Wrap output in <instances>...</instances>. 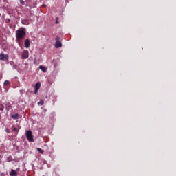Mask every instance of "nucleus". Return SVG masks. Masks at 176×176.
<instances>
[{
  "mask_svg": "<svg viewBox=\"0 0 176 176\" xmlns=\"http://www.w3.org/2000/svg\"><path fill=\"white\" fill-rule=\"evenodd\" d=\"M55 41H56L55 47L57 48V49L59 48V47H62V43H61V42L59 41V37H56Z\"/></svg>",
  "mask_w": 176,
  "mask_h": 176,
  "instance_id": "4",
  "label": "nucleus"
},
{
  "mask_svg": "<svg viewBox=\"0 0 176 176\" xmlns=\"http://www.w3.org/2000/svg\"><path fill=\"white\" fill-rule=\"evenodd\" d=\"M6 22L10 23V20L9 19H6Z\"/></svg>",
  "mask_w": 176,
  "mask_h": 176,
  "instance_id": "16",
  "label": "nucleus"
},
{
  "mask_svg": "<svg viewBox=\"0 0 176 176\" xmlns=\"http://www.w3.org/2000/svg\"><path fill=\"white\" fill-rule=\"evenodd\" d=\"M26 138H28V140L29 142H34V138L32 135V131H26Z\"/></svg>",
  "mask_w": 176,
  "mask_h": 176,
  "instance_id": "2",
  "label": "nucleus"
},
{
  "mask_svg": "<svg viewBox=\"0 0 176 176\" xmlns=\"http://www.w3.org/2000/svg\"><path fill=\"white\" fill-rule=\"evenodd\" d=\"M19 114H14V115H12V119L17 120V119H19Z\"/></svg>",
  "mask_w": 176,
  "mask_h": 176,
  "instance_id": "10",
  "label": "nucleus"
},
{
  "mask_svg": "<svg viewBox=\"0 0 176 176\" xmlns=\"http://www.w3.org/2000/svg\"><path fill=\"white\" fill-rule=\"evenodd\" d=\"M10 81L9 80H6L4 81V85H9Z\"/></svg>",
  "mask_w": 176,
  "mask_h": 176,
  "instance_id": "13",
  "label": "nucleus"
},
{
  "mask_svg": "<svg viewBox=\"0 0 176 176\" xmlns=\"http://www.w3.org/2000/svg\"><path fill=\"white\" fill-rule=\"evenodd\" d=\"M14 69H16V65H14Z\"/></svg>",
  "mask_w": 176,
  "mask_h": 176,
  "instance_id": "18",
  "label": "nucleus"
},
{
  "mask_svg": "<svg viewBox=\"0 0 176 176\" xmlns=\"http://www.w3.org/2000/svg\"><path fill=\"white\" fill-rule=\"evenodd\" d=\"M37 104L38 106H43L44 104V101L43 100H41L40 102H37Z\"/></svg>",
  "mask_w": 176,
  "mask_h": 176,
  "instance_id": "11",
  "label": "nucleus"
},
{
  "mask_svg": "<svg viewBox=\"0 0 176 176\" xmlns=\"http://www.w3.org/2000/svg\"><path fill=\"white\" fill-rule=\"evenodd\" d=\"M17 172L14 170V169H11V172H10V176H17Z\"/></svg>",
  "mask_w": 176,
  "mask_h": 176,
  "instance_id": "8",
  "label": "nucleus"
},
{
  "mask_svg": "<svg viewBox=\"0 0 176 176\" xmlns=\"http://www.w3.org/2000/svg\"><path fill=\"white\" fill-rule=\"evenodd\" d=\"M56 24H58V20H56Z\"/></svg>",
  "mask_w": 176,
  "mask_h": 176,
  "instance_id": "17",
  "label": "nucleus"
},
{
  "mask_svg": "<svg viewBox=\"0 0 176 176\" xmlns=\"http://www.w3.org/2000/svg\"><path fill=\"white\" fill-rule=\"evenodd\" d=\"M41 82H37V83H36V85L34 86V94H37L38 90L41 88Z\"/></svg>",
  "mask_w": 176,
  "mask_h": 176,
  "instance_id": "5",
  "label": "nucleus"
},
{
  "mask_svg": "<svg viewBox=\"0 0 176 176\" xmlns=\"http://www.w3.org/2000/svg\"><path fill=\"white\" fill-rule=\"evenodd\" d=\"M30 43L29 39L25 40V48L28 49L30 48Z\"/></svg>",
  "mask_w": 176,
  "mask_h": 176,
  "instance_id": "7",
  "label": "nucleus"
},
{
  "mask_svg": "<svg viewBox=\"0 0 176 176\" xmlns=\"http://www.w3.org/2000/svg\"><path fill=\"white\" fill-rule=\"evenodd\" d=\"M39 69H41L43 72H46L47 69V67L43 66V65H39L38 67Z\"/></svg>",
  "mask_w": 176,
  "mask_h": 176,
  "instance_id": "9",
  "label": "nucleus"
},
{
  "mask_svg": "<svg viewBox=\"0 0 176 176\" xmlns=\"http://www.w3.org/2000/svg\"><path fill=\"white\" fill-rule=\"evenodd\" d=\"M12 131L19 132V129L16 127H12Z\"/></svg>",
  "mask_w": 176,
  "mask_h": 176,
  "instance_id": "14",
  "label": "nucleus"
},
{
  "mask_svg": "<svg viewBox=\"0 0 176 176\" xmlns=\"http://www.w3.org/2000/svg\"><path fill=\"white\" fill-rule=\"evenodd\" d=\"M9 56L8 54H4L3 53L0 54V60H8Z\"/></svg>",
  "mask_w": 176,
  "mask_h": 176,
  "instance_id": "6",
  "label": "nucleus"
},
{
  "mask_svg": "<svg viewBox=\"0 0 176 176\" xmlns=\"http://www.w3.org/2000/svg\"><path fill=\"white\" fill-rule=\"evenodd\" d=\"M29 58V51L28 50H23V53H22V59L25 60Z\"/></svg>",
  "mask_w": 176,
  "mask_h": 176,
  "instance_id": "3",
  "label": "nucleus"
},
{
  "mask_svg": "<svg viewBox=\"0 0 176 176\" xmlns=\"http://www.w3.org/2000/svg\"><path fill=\"white\" fill-rule=\"evenodd\" d=\"M25 29L24 28H20L15 32V36L16 37V41L20 42L21 40L25 37Z\"/></svg>",
  "mask_w": 176,
  "mask_h": 176,
  "instance_id": "1",
  "label": "nucleus"
},
{
  "mask_svg": "<svg viewBox=\"0 0 176 176\" xmlns=\"http://www.w3.org/2000/svg\"><path fill=\"white\" fill-rule=\"evenodd\" d=\"M19 1L21 2V4H22V5L25 4V1L23 0H19Z\"/></svg>",
  "mask_w": 176,
  "mask_h": 176,
  "instance_id": "15",
  "label": "nucleus"
},
{
  "mask_svg": "<svg viewBox=\"0 0 176 176\" xmlns=\"http://www.w3.org/2000/svg\"><path fill=\"white\" fill-rule=\"evenodd\" d=\"M37 151L41 154H43L44 150L41 149V148H37Z\"/></svg>",
  "mask_w": 176,
  "mask_h": 176,
  "instance_id": "12",
  "label": "nucleus"
}]
</instances>
